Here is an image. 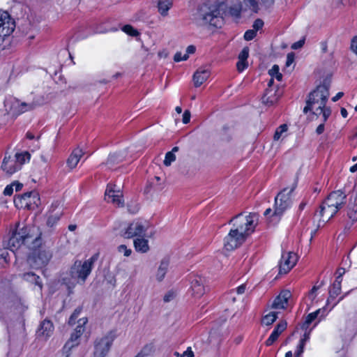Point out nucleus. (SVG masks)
Wrapping results in <instances>:
<instances>
[{"label": "nucleus", "mask_w": 357, "mask_h": 357, "mask_svg": "<svg viewBox=\"0 0 357 357\" xmlns=\"http://www.w3.org/2000/svg\"><path fill=\"white\" fill-rule=\"evenodd\" d=\"M329 96V84L324 82L310 93L306 100V106L303 112L307 114L310 111L314 110L313 114L319 115L322 114L324 121H326L331 114V110L326 107Z\"/></svg>", "instance_id": "nucleus-1"}, {"label": "nucleus", "mask_w": 357, "mask_h": 357, "mask_svg": "<svg viewBox=\"0 0 357 357\" xmlns=\"http://www.w3.org/2000/svg\"><path fill=\"white\" fill-rule=\"evenodd\" d=\"M346 195L341 190L332 192L320 205L319 210L314 214L319 218L317 228L323 227L345 204Z\"/></svg>", "instance_id": "nucleus-2"}, {"label": "nucleus", "mask_w": 357, "mask_h": 357, "mask_svg": "<svg viewBox=\"0 0 357 357\" xmlns=\"http://www.w3.org/2000/svg\"><path fill=\"white\" fill-rule=\"evenodd\" d=\"M224 6V3L217 5L204 3L197 8L195 13V20L199 25L210 24L215 27L220 26L222 22L221 10Z\"/></svg>", "instance_id": "nucleus-3"}, {"label": "nucleus", "mask_w": 357, "mask_h": 357, "mask_svg": "<svg viewBox=\"0 0 357 357\" xmlns=\"http://www.w3.org/2000/svg\"><path fill=\"white\" fill-rule=\"evenodd\" d=\"M40 234H38V229L35 227H24L19 231L13 234L9 239L8 245L13 248H17L22 244L33 243V247L39 244Z\"/></svg>", "instance_id": "nucleus-4"}, {"label": "nucleus", "mask_w": 357, "mask_h": 357, "mask_svg": "<svg viewBox=\"0 0 357 357\" xmlns=\"http://www.w3.org/2000/svg\"><path fill=\"white\" fill-rule=\"evenodd\" d=\"M258 216L256 213H250L248 215H243L239 213L232 218L229 223L233 225V227L248 238L254 232L257 225Z\"/></svg>", "instance_id": "nucleus-5"}, {"label": "nucleus", "mask_w": 357, "mask_h": 357, "mask_svg": "<svg viewBox=\"0 0 357 357\" xmlns=\"http://www.w3.org/2000/svg\"><path fill=\"white\" fill-rule=\"evenodd\" d=\"M37 105L34 102H20L13 96H8L3 102V110L6 114L12 116H17L21 114L31 111L36 107Z\"/></svg>", "instance_id": "nucleus-6"}, {"label": "nucleus", "mask_w": 357, "mask_h": 357, "mask_svg": "<svg viewBox=\"0 0 357 357\" xmlns=\"http://www.w3.org/2000/svg\"><path fill=\"white\" fill-rule=\"evenodd\" d=\"M96 259L95 256H93L83 262L79 260L75 261L70 269L71 278L77 282L84 283L92 271Z\"/></svg>", "instance_id": "nucleus-7"}, {"label": "nucleus", "mask_w": 357, "mask_h": 357, "mask_svg": "<svg viewBox=\"0 0 357 357\" xmlns=\"http://www.w3.org/2000/svg\"><path fill=\"white\" fill-rule=\"evenodd\" d=\"M295 189L293 186L288 190L287 188L283 189L275 198V210L273 213L274 216H280L284 212L291 207L292 204L291 194Z\"/></svg>", "instance_id": "nucleus-8"}, {"label": "nucleus", "mask_w": 357, "mask_h": 357, "mask_svg": "<svg viewBox=\"0 0 357 357\" xmlns=\"http://www.w3.org/2000/svg\"><path fill=\"white\" fill-rule=\"evenodd\" d=\"M116 336V332L114 331H110L101 338L97 339L94 344V357H105Z\"/></svg>", "instance_id": "nucleus-9"}, {"label": "nucleus", "mask_w": 357, "mask_h": 357, "mask_svg": "<svg viewBox=\"0 0 357 357\" xmlns=\"http://www.w3.org/2000/svg\"><path fill=\"white\" fill-rule=\"evenodd\" d=\"M14 202L17 206L33 209L40 204V201L38 193L31 191L17 196L15 198Z\"/></svg>", "instance_id": "nucleus-10"}, {"label": "nucleus", "mask_w": 357, "mask_h": 357, "mask_svg": "<svg viewBox=\"0 0 357 357\" xmlns=\"http://www.w3.org/2000/svg\"><path fill=\"white\" fill-rule=\"evenodd\" d=\"M246 238L244 234L232 227L224 238V248L227 250H233L242 245Z\"/></svg>", "instance_id": "nucleus-11"}, {"label": "nucleus", "mask_w": 357, "mask_h": 357, "mask_svg": "<svg viewBox=\"0 0 357 357\" xmlns=\"http://www.w3.org/2000/svg\"><path fill=\"white\" fill-rule=\"evenodd\" d=\"M15 29V20L6 11L0 10V37L10 36Z\"/></svg>", "instance_id": "nucleus-12"}, {"label": "nucleus", "mask_w": 357, "mask_h": 357, "mask_svg": "<svg viewBox=\"0 0 357 357\" xmlns=\"http://www.w3.org/2000/svg\"><path fill=\"white\" fill-rule=\"evenodd\" d=\"M147 229L144 222L139 220H135L131 222L125 229L123 236L125 238H130L133 237H144Z\"/></svg>", "instance_id": "nucleus-13"}, {"label": "nucleus", "mask_w": 357, "mask_h": 357, "mask_svg": "<svg viewBox=\"0 0 357 357\" xmlns=\"http://www.w3.org/2000/svg\"><path fill=\"white\" fill-rule=\"evenodd\" d=\"M298 257L293 252H283L279 264V273H287L296 264Z\"/></svg>", "instance_id": "nucleus-14"}, {"label": "nucleus", "mask_w": 357, "mask_h": 357, "mask_svg": "<svg viewBox=\"0 0 357 357\" xmlns=\"http://www.w3.org/2000/svg\"><path fill=\"white\" fill-rule=\"evenodd\" d=\"M105 199L107 202L120 206L123 205V192L119 188L114 184H108L105 190Z\"/></svg>", "instance_id": "nucleus-15"}, {"label": "nucleus", "mask_w": 357, "mask_h": 357, "mask_svg": "<svg viewBox=\"0 0 357 357\" xmlns=\"http://www.w3.org/2000/svg\"><path fill=\"white\" fill-rule=\"evenodd\" d=\"M190 289L193 296L201 297L205 293V279L200 275L191 276Z\"/></svg>", "instance_id": "nucleus-16"}, {"label": "nucleus", "mask_w": 357, "mask_h": 357, "mask_svg": "<svg viewBox=\"0 0 357 357\" xmlns=\"http://www.w3.org/2000/svg\"><path fill=\"white\" fill-rule=\"evenodd\" d=\"M1 169L8 175H11L20 169V165L14 157L5 156L1 165Z\"/></svg>", "instance_id": "nucleus-17"}, {"label": "nucleus", "mask_w": 357, "mask_h": 357, "mask_svg": "<svg viewBox=\"0 0 357 357\" xmlns=\"http://www.w3.org/2000/svg\"><path fill=\"white\" fill-rule=\"evenodd\" d=\"M280 96L278 89L267 88L262 96V102L265 105L270 107L278 101Z\"/></svg>", "instance_id": "nucleus-18"}, {"label": "nucleus", "mask_w": 357, "mask_h": 357, "mask_svg": "<svg viewBox=\"0 0 357 357\" xmlns=\"http://www.w3.org/2000/svg\"><path fill=\"white\" fill-rule=\"evenodd\" d=\"M291 292L288 290H284L275 298L271 307L273 309H284L286 307L288 300L291 297Z\"/></svg>", "instance_id": "nucleus-19"}, {"label": "nucleus", "mask_w": 357, "mask_h": 357, "mask_svg": "<svg viewBox=\"0 0 357 357\" xmlns=\"http://www.w3.org/2000/svg\"><path fill=\"white\" fill-rule=\"evenodd\" d=\"M51 258L52 254L50 251L45 250H40L36 256L33 257L34 263H36V268H38L47 265Z\"/></svg>", "instance_id": "nucleus-20"}, {"label": "nucleus", "mask_w": 357, "mask_h": 357, "mask_svg": "<svg viewBox=\"0 0 357 357\" xmlns=\"http://www.w3.org/2000/svg\"><path fill=\"white\" fill-rule=\"evenodd\" d=\"M287 322L284 321H280L275 327L274 330L266 341V346L272 345L278 338L280 335L286 329Z\"/></svg>", "instance_id": "nucleus-21"}, {"label": "nucleus", "mask_w": 357, "mask_h": 357, "mask_svg": "<svg viewBox=\"0 0 357 357\" xmlns=\"http://www.w3.org/2000/svg\"><path fill=\"white\" fill-rule=\"evenodd\" d=\"M210 76L208 70L203 68H199L193 75V82L195 87L200 86Z\"/></svg>", "instance_id": "nucleus-22"}, {"label": "nucleus", "mask_w": 357, "mask_h": 357, "mask_svg": "<svg viewBox=\"0 0 357 357\" xmlns=\"http://www.w3.org/2000/svg\"><path fill=\"white\" fill-rule=\"evenodd\" d=\"M58 205L59 204L56 203L51 206L47 220V225L49 227H53L59 220L62 215V211L60 209L56 210Z\"/></svg>", "instance_id": "nucleus-23"}, {"label": "nucleus", "mask_w": 357, "mask_h": 357, "mask_svg": "<svg viewBox=\"0 0 357 357\" xmlns=\"http://www.w3.org/2000/svg\"><path fill=\"white\" fill-rule=\"evenodd\" d=\"M54 326L51 321L45 319L40 325V328L37 331L38 336H43L47 338L52 334Z\"/></svg>", "instance_id": "nucleus-24"}, {"label": "nucleus", "mask_w": 357, "mask_h": 357, "mask_svg": "<svg viewBox=\"0 0 357 357\" xmlns=\"http://www.w3.org/2000/svg\"><path fill=\"white\" fill-rule=\"evenodd\" d=\"M84 153L82 149H75L67 159V166L70 169H73L76 167L80 158L83 155Z\"/></svg>", "instance_id": "nucleus-25"}, {"label": "nucleus", "mask_w": 357, "mask_h": 357, "mask_svg": "<svg viewBox=\"0 0 357 357\" xmlns=\"http://www.w3.org/2000/svg\"><path fill=\"white\" fill-rule=\"evenodd\" d=\"M80 336L81 335H78V334L75 332L71 334L69 340L63 347V351L66 354V357H69L71 349L79 344V338Z\"/></svg>", "instance_id": "nucleus-26"}, {"label": "nucleus", "mask_w": 357, "mask_h": 357, "mask_svg": "<svg viewBox=\"0 0 357 357\" xmlns=\"http://www.w3.org/2000/svg\"><path fill=\"white\" fill-rule=\"evenodd\" d=\"M169 264V260L167 258H164L161 260L160 266L157 270L155 277L156 280L161 282L164 278L167 272Z\"/></svg>", "instance_id": "nucleus-27"}, {"label": "nucleus", "mask_w": 357, "mask_h": 357, "mask_svg": "<svg viewBox=\"0 0 357 357\" xmlns=\"http://www.w3.org/2000/svg\"><path fill=\"white\" fill-rule=\"evenodd\" d=\"M133 243L137 252L146 253L150 249L148 240L143 237L137 238L134 240Z\"/></svg>", "instance_id": "nucleus-28"}, {"label": "nucleus", "mask_w": 357, "mask_h": 357, "mask_svg": "<svg viewBox=\"0 0 357 357\" xmlns=\"http://www.w3.org/2000/svg\"><path fill=\"white\" fill-rule=\"evenodd\" d=\"M347 215L352 221L357 220V191L355 192L354 200L351 198V202L348 205Z\"/></svg>", "instance_id": "nucleus-29"}, {"label": "nucleus", "mask_w": 357, "mask_h": 357, "mask_svg": "<svg viewBox=\"0 0 357 357\" xmlns=\"http://www.w3.org/2000/svg\"><path fill=\"white\" fill-rule=\"evenodd\" d=\"M172 0H158V10L162 16L165 17L168 15V11L172 8Z\"/></svg>", "instance_id": "nucleus-30"}, {"label": "nucleus", "mask_w": 357, "mask_h": 357, "mask_svg": "<svg viewBox=\"0 0 357 357\" xmlns=\"http://www.w3.org/2000/svg\"><path fill=\"white\" fill-rule=\"evenodd\" d=\"M22 278L31 283H34L36 286L39 287V289L41 291L43 288V283L40 281V277L35 274L33 272H28L24 273L22 275Z\"/></svg>", "instance_id": "nucleus-31"}, {"label": "nucleus", "mask_w": 357, "mask_h": 357, "mask_svg": "<svg viewBox=\"0 0 357 357\" xmlns=\"http://www.w3.org/2000/svg\"><path fill=\"white\" fill-rule=\"evenodd\" d=\"M125 158V155L121 153H114L110 154L108 157L107 165L109 168L112 167L114 165L122 162Z\"/></svg>", "instance_id": "nucleus-32"}, {"label": "nucleus", "mask_w": 357, "mask_h": 357, "mask_svg": "<svg viewBox=\"0 0 357 357\" xmlns=\"http://www.w3.org/2000/svg\"><path fill=\"white\" fill-rule=\"evenodd\" d=\"M244 10V8L243 7V5L241 2L238 1L232 5H231L229 7V13L230 15L235 17H239L241 15V12Z\"/></svg>", "instance_id": "nucleus-33"}, {"label": "nucleus", "mask_w": 357, "mask_h": 357, "mask_svg": "<svg viewBox=\"0 0 357 357\" xmlns=\"http://www.w3.org/2000/svg\"><path fill=\"white\" fill-rule=\"evenodd\" d=\"M244 10H250L254 13H258L259 10V3L258 0H243Z\"/></svg>", "instance_id": "nucleus-34"}, {"label": "nucleus", "mask_w": 357, "mask_h": 357, "mask_svg": "<svg viewBox=\"0 0 357 357\" xmlns=\"http://www.w3.org/2000/svg\"><path fill=\"white\" fill-rule=\"evenodd\" d=\"M341 292V285L338 283H333L332 288L329 291V298L327 300L328 303L331 300L335 299Z\"/></svg>", "instance_id": "nucleus-35"}, {"label": "nucleus", "mask_w": 357, "mask_h": 357, "mask_svg": "<svg viewBox=\"0 0 357 357\" xmlns=\"http://www.w3.org/2000/svg\"><path fill=\"white\" fill-rule=\"evenodd\" d=\"M320 312V310H317L314 312L310 313L305 318L304 323L303 324L302 328L305 330H307L309 325L317 319L319 313Z\"/></svg>", "instance_id": "nucleus-36"}, {"label": "nucleus", "mask_w": 357, "mask_h": 357, "mask_svg": "<svg viewBox=\"0 0 357 357\" xmlns=\"http://www.w3.org/2000/svg\"><path fill=\"white\" fill-rule=\"evenodd\" d=\"M278 318V313L275 312H271L265 315L262 319V324L266 326L271 325Z\"/></svg>", "instance_id": "nucleus-37"}, {"label": "nucleus", "mask_w": 357, "mask_h": 357, "mask_svg": "<svg viewBox=\"0 0 357 357\" xmlns=\"http://www.w3.org/2000/svg\"><path fill=\"white\" fill-rule=\"evenodd\" d=\"M15 160H17V163L20 165V167L22 165L26 162V161H29L30 159V154L25 151L22 153H16L14 156Z\"/></svg>", "instance_id": "nucleus-38"}, {"label": "nucleus", "mask_w": 357, "mask_h": 357, "mask_svg": "<svg viewBox=\"0 0 357 357\" xmlns=\"http://www.w3.org/2000/svg\"><path fill=\"white\" fill-rule=\"evenodd\" d=\"M88 319L86 317L81 318L78 320V325L77 326L75 333H77L78 335H82L85 330L84 326L87 323Z\"/></svg>", "instance_id": "nucleus-39"}, {"label": "nucleus", "mask_w": 357, "mask_h": 357, "mask_svg": "<svg viewBox=\"0 0 357 357\" xmlns=\"http://www.w3.org/2000/svg\"><path fill=\"white\" fill-rule=\"evenodd\" d=\"M287 126L286 124H282L280 126H279L277 130H275V132L273 136V139L275 141L279 140L282 137V134L286 132L287 131Z\"/></svg>", "instance_id": "nucleus-40"}, {"label": "nucleus", "mask_w": 357, "mask_h": 357, "mask_svg": "<svg viewBox=\"0 0 357 357\" xmlns=\"http://www.w3.org/2000/svg\"><path fill=\"white\" fill-rule=\"evenodd\" d=\"M279 66L274 65L271 69L269 70L268 73L272 77H275L278 81H280L282 78V74L279 72Z\"/></svg>", "instance_id": "nucleus-41"}, {"label": "nucleus", "mask_w": 357, "mask_h": 357, "mask_svg": "<svg viewBox=\"0 0 357 357\" xmlns=\"http://www.w3.org/2000/svg\"><path fill=\"white\" fill-rule=\"evenodd\" d=\"M323 284V282H321L319 285L317 286H314L312 289L310 291V292L308 293V295H307V298L312 301L313 302L317 296V291L319 289V288L322 286Z\"/></svg>", "instance_id": "nucleus-42"}, {"label": "nucleus", "mask_w": 357, "mask_h": 357, "mask_svg": "<svg viewBox=\"0 0 357 357\" xmlns=\"http://www.w3.org/2000/svg\"><path fill=\"white\" fill-rule=\"evenodd\" d=\"M176 160V155L174 153H173L172 152H167L166 154H165V160H164V165L167 167L168 166H170L171 164L175 161Z\"/></svg>", "instance_id": "nucleus-43"}, {"label": "nucleus", "mask_w": 357, "mask_h": 357, "mask_svg": "<svg viewBox=\"0 0 357 357\" xmlns=\"http://www.w3.org/2000/svg\"><path fill=\"white\" fill-rule=\"evenodd\" d=\"M122 30L126 33L127 34L131 36H137L139 35V32L137 30L134 29L131 25H125L122 28Z\"/></svg>", "instance_id": "nucleus-44"}, {"label": "nucleus", "mask_w": 357, "mask_h": 357, "mask_svg": "<svg viewBox=\"0 0 357 357\" xmlns=\"http://www.w3.org/2000/svg\"><path fill=\"white\" fill-rule=\"evenodd\" d=\"M81 311H82L81 307H77L74 310L73 313L70 316L69 321H68V324L70 325H73L75 324V321H76L77 318L79 317V315L80 314Z\"/></svg>", "instance_id": "nucleus-45"}, {"label": "nucleus", "mask_w": 357, "mask_h": 357, "mask_svg": "<svg viewBox=\"0 0 357 357\" xmlns=\"http://www.w3.org/2000/svg\"><path fill=\"white\" fill-rule=\"evenodd\" d=\"M188 59V54H182L181 52H176L174 56L175 62H180L181 61H185Z\"/></svg>", "instance_id": "nucleus-46"}, {"label": "nucleus", "mask_w": 357, "mask_h": 357, "mask_svg": "<svg viewBox=\"0 0 357 357\" xmlns=\"http://www.w3.org/2000/svg\"><path fill=\"white\" fill-rule=\"evenodd\" d=\"M257 32L255 30L250 29L245 31L244 38L245 40H251L256 36Z\"/></svg>", "instance_id": "nucleus-47"}, {"label": "nucleus", "mask_w": 357, "mask_h": 357, "mask_svg": "<svg viewBox=\"0 0 357 357\" xmlns=\"http://www.w3.org/2000/svg\"><path fill=\"white\" fill-rule=\"evenodd\" d=\"M249 56V48L248 47H243L238 55V59L241 61H247V59Z\"/></svg>", "instance_id": "nucleus-48"}, {"label": "nucleus", "mask_w": 357, "mask_h": 357, "mask_svg": "<svg viewBox=\"0 0 357 357\" xmlns=\"http://www.w3.org/2000/svg\"><path fill=\"white\" fill-rule=\"evenodd\" d=\"M118 250L119 252L123 253L124 256L126 257H129L132 253V250L128 248L125 245H121L119 246Z\"/></svg>", "instance_id": "nucleus-49"}, {"label": "nucleus", "mask_w": 357, "mask_h": 357, "mask_svg": "<svg viewBox=\"0 0 357 357\" xmlns=\"http://www.w3.org/2000/svg\"><path fill=\"white\" fill-rule=\"evenodd\" d=\"M139 208V205L137 203L132 202L128 204V210L130 213H136Z\"/></svg>", "instance_id": "nucleus-50"}, {"label": "nucleus", "mask_w": 357, "mask_h": 357, "mask_svg": "<svg viewBox=\"0 0 357 357\" xmlns=\"http://www.w3.org/2000/svg\"><path fill=\"white\" fill-rule=\"evenodd\" d=\"M304 347H305V344L303 342H299V343L296 347V350L294 353L295 357H301V355L304 351Z\"/></svg>", "instance_id": "nucleus-51"}, {"label": "nucleus", "mask_w": 357, "mask_h": 357, "mask_svg": "<svg viewBox=\"0 0 357 357\" xmlns=\"http://www.w3.org/2000/svg\"><path fill=\"white\" fill-rule=\"evenodd\" d=\"M237 69L239 72L243 71L247 67H248V62L247 61H241L238 59L237 63H236Z\"/></svg>", "instance_id": "nucleus-52"}, {"label": "nucleus", "mask_w": 357, "mask_h": 357, "mask_svg": "<svg viewBox=\"0 0 357 357\" xmlns=\"http://www.w3.org/2000/svg\"><path fill=\"white\" fill-rule=\"evenodd\" d=\"M264 26V22L260 19H257L252 25L253 30H255L257 32L258 30L261 29Z\"/></svg>", "instance_id": "nucleus-53"}, {"label": "nucleus", "mask_w": 357, "mask_h": 357, "mask_svg": "<svg viewBox=\"0 0 357 357\" xmlns=\"http://www.w3.org/2000/svg\"><path fill=\"white\" fill-rule=\"evenodd\" d=\"M351 50L357 55V36H354L351 41Z\"/></svg>", "instance_id": "nucleus-54"}, {"label": "nucleus", "mask_w": 357, "mask_h": 357, "mask_svg": "<svg viewBox=\"0 0 357 357\" xmlns=\"http://www.w3.org/2000/svg\"><path fill=\"white\" fill-rule=\"evenodd\" d=\"M190 116H191V114H190V111L185 110L183 114V119H182L183 123L185 124L188 123L190 120Z\"/></svg>", "instance_id": "nucleus-55"}, {"label": "nucleus", "mask_w": 357, "mask_h": 357, "mask_svg": "<svg viewBox=\"0 0 357 357\" xmlns=\"http://www.w3.org/2000/svg\"><path fill=\"white\" fill-rule=\"evenodd\" d=\"M174 296H175L174 292L172 291H168L164 296L163 300L165 302L167 303V302L171 301L174 298Z\"/></svg>", "instance_id": "nucleus-56"}, {"label": "nucleus", "mask_w": 357, "mask_h": 357, "mask_svg": "<svg viewBox=\"0 0 357 357\" xmlns=\"http://www.w3.org/2000/svg\"><path fill=\"white\" fill-rule=\"evenodd\" d=\"M294 61V54L293 52L289 53L287 56L286 66H290Z\"/></svg>", "instance_id": "nucleus-57"}, {"label": "nucleus", "mask_w": 357, "mask_h": 357, "mask_svg": "<svg viewBox=\"0 0 357 357\" xmlns=\"http://www.w3.org/2000/svg\"><path fill=\"white\" fill-rule=\"evenodd\" d=\"M8 256V252L6 249H0V259H2L4 262H7V257Z\"/></svg>", "instance_id": "nucleus-58"}, {"label": "nucleus", "mask_w": 357, "mask_h": 357, "mask_svg": "<svg viewBox=\"0 0 357 357\" xmlns=\"http://www.w3.org/2000/svg\"><path fill=\"white\" fill-rule=\"evenodd\" d=\"M13 192V185L12 183L10 185H8L4 190L3 194L7 196H10Z\"/></svg>", "instance_id": "nucleus-59"}, {"label": "nucleus", "mask_w": 357, "mask_h": 357, "mask_svg": "<svg viewBox=\"0 0 357 357\" xmlns=\"http://www.w3.org/2000/svg\"><path fill=\"white\" fill-rule=\"evenodd\" d=\"M305 40H300L291 45V48L293 50H297L301 47H302L304 45Z\"/></svg>", "instance_id": "nucleus-60"}, {"label": "nucleus", "mask_w": 357, "mask_h": 357, "mask_svg": "<svg viewBox=\"0 0 357 357\" xmlns=\"http://www.w3.org/2000/svg\"><path fill=\"white\" fill-rule=\"evenodd\" d=\"M245 289H246V285L245 284H243L241 285H240L239 287H238L235 290V292L236 294H243L245 291Z\"/></svg>", "instance_id": "nucleus-61"}, {"label": "nucleus", "mask_w": 357, "mask_h": 357, "mask_svg": "<svg viewBox=\"0 0 357 357\" xmlns=\"http://www.w3.org/2000/svg\"><path fill=\"white\" fill-rule=\"evenodd\" d=\"M236 292L234 289L231 290L227 294V299L231 300L232 303L236 301Z\"/></svg>", "instance_id": "nucleus-62"}, {"label": "nucleus", "mask_w": 357, "mask_h": 357, "mask_svg": "<svg viewBox=\"0 0 357 357\" xmlns=\"http://www.w3.org/2000/svg\"><path fill=\"white\" fill-rule=\"evenodd\" d=\"M325 122H326V121H324L323 120V122H322V123H321L318 126V127L317 128V129H316V132H317V135H321V134H322V133L324 132V123H325Z\"/></svg>", "instance_id": "nucleus-63"}, {"label": "nucleus", "mask_w": 357, "mask_h": 357, "mask_svg": "<svg viewBox=\"0 0 357 357\" xmlns=\"http://www.w3.org/2000/svg\"><path fill=\"white\" fill-rule=\"evenodd\" d=\"M275 0H260V4L265 7H269L273 4Z\"/></svg>", "instance_id": "nucleus-64"}]
</instances>
